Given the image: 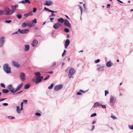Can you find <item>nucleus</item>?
I'll return each instance as SVG.
<instances>
[{"mask_svg": "<svg viewBox=\"0 0 133 133\" xmlns=\"http://www.w3.org/2000/svg\"><path fill=\"white\" fill-rule=\"evenodd\" d=\"M75 72V71L74 69L73 68H71L69 69L68 75L69 78L70 79L72 77L73 78L74 77L72 76Z\"/></svg>", "mask_w": 133, "mask_h": 133, "instance_id": "3", "label": "nucleus"}, {"mask_svg": "<svg viewBox=\"0 0 133 133\" xmlns=\"http://www.w3.org/2000/svg\"><path fill=\"white\" fill-rule=\"evenodd\" d=\"M3 69L4 71L7 74H9L11 73V68L7 63H5L3 65Z\"/></svg>", "mask_w": 133, "mask_h": 133, "instance_id": "2", "label": "nucleus"}, {"mask_svg": "<svg viewBox=\"0 0 133 133\" xmlns=\"http://www.w3.org/2000/svg\"><path fill=\"white\" fill-rule=\"evenodd\" d=\"M1 86L4 88H5V86L4 84H1Z\"/></svg>", "mask_w": 133, "mask_h": 133, "instance_id": "52", "label": "nucleus"}, {"mask_svg": "<svg viewBox=\"0 0 133 133\" xmlns=\"http://www.w3.org/2000/svg\"><path fill=\"white\" fill-rule=\"evenodd\" d=\"M44 9L46 11H48L49 12H50L51 13V15H50L49 16V17H52L54 16H56L55 14L54 13V11L48 9V8H47L46 7H44Z\"/></svg>", "mask_w": 133, "mask_h": 133, "instance_id": "6", "label": "nucleus"}, {"mask_svg": "<svg viewBox=\"0 0 133 133\" xmlns=\"http://www.w3.org/2000/svg\"><path fill=\"white\" fill-rule=\"evenodd\" d=\"M35 115L37 116H40L41 115V114L39 112H37L36 113Z\"/></svg>", "mask_w": 133, "mask_h": 133, "instance_id": "43", "label": "nucleus"}, {"mask_svg": "<svg viewBox=\"0 0 133 133\" xmlns=\"http://www.w3.org/2000/svg\"><path fill=\"white\" fill-rule=\"evenodd\" d=\"M54 17H51L50 18V21L51 22H53V20H54Z\"/></svg>", "mask_w": 133, "mask_h": 133, "instance_id": "47", "label": "nucleus"}, {"mask_svg": "<svg viewBox=\"0 0 133 133\" xmlns=\"http://www.w3.org/2000/svg\"><path fill=\"white\" fill-rule=\"evenodd\" d=\"M116 1H117L118 2H120L122 4L123 3V2L122 1H121L120 0H116Z\"/></svg>", "mask_w": 133, "mask_h": 133, "instance_id": "62", "label": "nucleus"}, {"mask_svg": "<svg viewBox=\"0 0 133 133\" xmlns=\"http://www.w3.org/2000/svg\"><path fill=\"white\" fill-rule=\"evenodd\" d=\"M54 84H51V85L48 87V88L49 89H51L53 87Z\"/></svg>", "mask_w": 133, "mask_h": 133, "instance_id": "36", "label": "nucleus"}, {"mask_svg": "<svg viewBox=\"0 0 133 133\" xmlns=\"http://www.w3.org/2000/svg\"><path fill=\"white\" fill-rule=\"evenodd\" d=\"M33 14L32 11H30L28 13H26L24 14V16H26V17H27L28 16H29L32 15Z\"/></svg>", "mask_w": 133, "mask_h": 133, "instance_id": "22", "label": "nucleus"}, {"mask_svg": "<svg viewBox=\"0 0 133 133\" xmlns=\"http://www.w3.org/2000/svg\"><path fill=\"white\" fill-rule=\"evenodd\" d=\"M20 77L22 81H24L26 78L25 74L23 72H21L20 74Z\"/></svg>", "mask_w": 133, "mask_h": 133, "instance_id": "14", "label": "nucleus"}, {"mask_svg": "<svg viewBox=\"0 0 133 133\" xmlns=\"http://www.w3.org/2000/svg\"><path fill=\"white\" fill-rule=\"evenodd\" d=\"M18 3H22V4H25L24 0L22 1L19 2H18Z\"/></svg>", "mask_w": 133, "mask_h": 133, "instance_id": "54", "label": "nucleus"}, {"mask_svg": "<svg viewBox=\"0 0 133 133\" xmlns=\"http://www.w3.org/2000/svg\"><path fill=\"white\" fill-rule=\"evenodd\" d=\"M111 117L114 119H116L117 118L116 117L113 116H111Z\"/></svg>", "mask_w": 133, "mask_h": 133, "instance_id": "61", "label": "nucleus"}, {"mask_svg": "<svg viewBox=\"0 0 133 133\" xmlns=\"http://www.w3.org/2000/svg\"><path fill=\"white\" fill-rule=\"evenodd\" d=\"M4 11L5 15H9L12 14L11 12V10L9 8L5 7L4 8Z\"/></svg>", "mask_w": 133, "mask_h": 133, "instance_id": "4", "label": "nucleus"}, {"mask_svg": "<svg viewBox=\"0 0 133 133\" xmlns=\"http://www.w3.org/2000/svg\"><path fill=\"white\" fill-rule=\"evenodd\" d=\"M66 51L65 50H64V51L62 54V56L64 57L66 54Z\"/></svg>", "mask_w": 133, "mask_h": 133, "instance_id": "35", "label": "nucleus"}, {"mask_svg": "<svg viewBox=\"0 0 133 133\" xmlns=\"http://www.w3.org/2000/svg\"><path fill=\"white\" fill-rule=\"evenodd\" d=\"M113 65V63L111 62V61H108L106 63V66L108 67H110L112 66Z\"/></svg>", "mask_w": 133, "mask_h": 133, "instance_id": "19", "label": "nucleus"}, {"mask_svg": "<svg viewBox=\"0 0 133 133\" xmlns=\"http://www.w3.org/2000/svg\"><path fill=\"white\" fill-rule=\"evenodd\" d=\"M8 118L9 119H13L15 118V117H14L10 116L8 117Z\"/></svg>", "mask_w": 133, "mask_h": 133, "instance_id": "44", "label": "nucleus"}, {"mask_svg": "<svg viewBox=\"0 0 133 133\" xmlns=\"http://www.w3.org/2000/svg\"><path fill=\"white\" fill-rule=\"evenodd\" d=\"M78 6L79 7V9H80L81 11V15H82V11H83V8L80 5H78Z\"/></svg>", "mask_w": 133, "mask_h": 133, "instance_id": "34", "label": "nucleus"}, {"mask_svg": "<svg viewBox=\"0 0 133 133\" xmlns=\"http://www.w3.org/2000/svg\"><path fill=\"white\" fill-rule=\"evenodd\" d=\"M57 20L58 22L60 23H64L65 21V20H64L63 18H59Z\"/></svg>", "mask_w": 133, "mask_h": 133, "instance_id": "21", "label": "nucleus"}, {"mask_svg": "<svg viewBox=\"0 0 133 133\" xmlns=\"http://www.w3.org/2000/svg\"><path fill=\"white\" fill-rule=\"evenodd\" d=\"M63 84L57 85L54 87V90L56 91L59 90L63 88Z\"/></svg>", "mask_w": 133, "mask_h": 133, "instance_id": "10", "label": "nucleus"}, {"mask_svg": "<svg viewBox=\"0 0 133 133\" xmlns=\"http://www.w3.org/2000/svg\"><path fill=\"white\" fill-rule=\"evenodd\" d=\"M114 98V97L112 95H111L110 100V102L111 103H113V101Z\"/></svg>", "mask_w": 133, "mask_h": 133, "instance_id": "25", "label": "nucleus"}, {"mask_svg": "<svg viewBox=\"0 0 133 133\" xmlns=\"http://www.w3.org/2000/svg\"><path fill=\"white\" fill-rule=\"evenodd\" d=\"M12 21L11 20H6L5 21V22L7 23H9L11 22Z\"/></svg>", "mask_w": 133, "mask_h": 133, "instance_id": "37", "label": "nucleus"}, {"mask_svg": "<svg viewBox=\"0 0 133 133\" xmlns=\"http://www.w3.org/2000/svg\"><path fill=\"white\" fill-rule=\"evenodd\" d=\"M24 50L25 51H28L30 49V46L28 44H25L24 45Z\"/></svg>", "mask_w": 133, "mask_h": 133, "instance_id": "20", "label": "nucleus"}, {"mask_svg": "<svg viewBox=\"0 0 133 133\" xmlns=\"http://www.w3.org/2000/svg\"><path fill=\"white\" fill-rule=\"evenodd\" d=\"M95 128V125H93L92 126V129L91 130V131H93L94 130Z\"/></svg>", "mask_w": 133, "mask_h": 133, "instance_id": "60", "label": "nucleus"}, {"mask_svg": "<svg viewBox=\"0 0 133 133\" xmlns=\"http://www.w3.org/2000/svg\"><path fill=\"white\" fill-rule=\"evenodd\" d=\"M6 99V98H2L0 99L1 101H3Z\"/></svg>", "mask_w": 133, "mask_h": 133, "instance_id": "64", "label": "nucleus"}, {"mask_svg": "<svg viewBox=\"0 0 133 133\" xmlns=\"http://www.w3.org/2000/svg\"><path fill=\"white\" fill-rule=\"evenodd\" d=\"M31 22L30 24H35L37 22V19L36 18H35L34 19L32 20V22Z\"/></svg>", "mask_w": 133, "mask_h": 133, "instance_id": "27", "label": "nucleus"}, {"mask_svg": "<svg viewBox=\"0 0 133 133\" xmlns=\"http://www.w3.org/2000/svg\"><path fill=\"white\" fill-rule=\"evenodd\" d=\"M2 91L3 92L5 93H7L9 91V90L7 89H3L2 90Z\"/></svg>", "mask_w": 133, "mask_h": 133, "instance_id": "31", "label": "nucleus"}, {"mask_svg": "<svg viewBox=\"0 0 133 133\" xmlns=\"http://www.w3.org/2000/svg\"><path fill=\"white\" fill-rule=\"evenodd\" d=\"M23 84H19L16 87V89H15V93L17 92L18 90H20V89L22 88Z\"/></svg>", "mask_w": 133, "mask_h": 133, "instance_id": "18", "label": "nucleus"}, {"mask_svg": "<svg viewBox=\"0 0 133 133\" xmlns=\"http://www.w3.org/2000/svg\"><path fill=\"white\" fill-rule=\"evenodd\" d=\"M100 105V104L99 102H96L94 104L93 107L94 108H97L99 107Z\"/></svg>", "mask_w": 133, "mask_h": 133, "instance_id": "24", "label": "nucleus"}, {"mask_svg": "<svg viewBox=\"0 0 133 133\" xmlns=\"http://www.w3.org/2000/svg\"><path fill=\"white\" fill-rule=\"evenodd\" d=\"M5 15L4 11L2 10H0V15Z\"/></svg>", "mask_w": 133, "mask_h": 133, "instance_id": "30", "label": "nucleus"}, {"mask_svg": "<svg viewBox=\"0 0 133 133\" xmlns=\"http://www.w3.org/2000/svg\"><path fill=\"white\" fill-rule=\"evenodd\" d=\"M64 25L69 28H71V26L69 21L66 19L65 20V21L64 23Z\"/></svg>", "mask_w": 133, "mask_h": 133, "instance_id": "12", "label": "nucleus"}, {"mask_svg": "<svg viewBox=\"0 0 133 133\" xmlns=\"http://www.w3.org/2000/svg\"><path fill=\"white\" fill-rule=\"evenodd\" d=\"M12 63L13 65L16 68H18L20 66V64L16 61H12Z\"/></svg>", "mask_w": 133, "mask_h": 133, "instance_id": "13", "label": "nucleus"}, {"mask_svg": "<svg viewBox=\"0 0 133 133\" xmlns=\"http://www.w3.org/2000/svg\"><path fill=\"white\" fill-rule=\"evenodd\" d=\"M100 61V60L99 59H97L95 61L94 63H97L99 62Z\"/></svg>", "mask_w": 133, "mask_h": 133, "instance_id": "39", "label": "nucleus"}, {"mask_svg": "<svg viewBox=\"0 0 133 133\" xmlns=\"http://www.w3.org/2000/svg\"><path fill=\"white\" fill-rule=\"evenodd\" d=\"M5 37L3 36L0 38V48L2 47L5 42Z\"/></svg>", "mask_w": 133, "mask_h": 133, "instance_id": "8", "label": "nucleus"}, {"mask_svg": "<svg viewBox=\"0 0 133 133\" xmlns=\"http://www.w3.org/2000/svg\"><path fill=\"white\" fill-rule=\"evenodd\" d=\"M16 17L19 19H21L22 17V15L21 14L18 13L16 15Z\"/></svg>", "mask_w": 133, "mask_h": 133, "instance_id": "28", "label": "nucleus"}, {"mask_svg": "<svg viewBox=\"0 0 133 133\" xmlns=\"http://www.w3.org/2000/svg\"><path fill=\"white\" fill-rule=\"evenodd\" d=\"M2 105L4 106H7L8 105V104L7 103H3Z\"/></svg>", "mask_w": 133, "mask_h": 133, "instance_id": "58", "label": "nucleus"}, {"mask_svg": "<svg viewBox=\"0 0 133 133\" xmlns=\"http://www.w3.org/2000/svg\"><path fill=\"white\" fill-rule=\"evenodd\" d=\"M8 88L11 93H15V90L14 89V88L13 87L12 85H9L8 86Z\"/></svg>", "mask_w": 133, "mask_h": 133, "instance_id": "11", "label": "nucleus"}, {"mask_svg": "<svg viewBox=\"0 0 133 133\" xmlns=\"http://www.w3.org/2000/svg\"><path fill=\"white\" fill-rule=\"evenodd\" d=\"M100 105L102 106V108L103 109H105L106 108V106L105 105H102V104H100Z\"/></svg>", "mask_w": 133, "mask_h": 133, "instance_id": "42", "label": "nucleus"}, {"mask_svg": "<svg viewBox=\"0 0 133 133\" xmlns=\"http://www.w3.org/2000/svg\"><path fill=\"white\" fill-rule=\"evenodd\" d=\"M58 24V22L56 23L53 26V28L56 30L57 29L59 28Z\"/></svg>", "mask_w": 133, "mask_h": 133, "instance_id": "23", "label": "nucleus"}, {"mask_svg": "<svg viewBox=\"0 0 133 133\" xmlns=\"http://www.w3.org/2000/svg\"><path fill=\"white\" fill-rule=\"evenodd\" d=\"M105 95L106 96L107 94H109V92L108 91L105 90Z\"/></svg>", "mask_w": 133, "mask_h": 133, "instance_id": "49", "label": "nucleus"}, {"mask_svg": "<svg viewBox=\"0 0 133 133\" xmlns=\"http://www.w3.org/2000/svg\"><path fill=\"white\" fill-rule=\"evenodd\" d=\"M110 4H107V8L108 9H109L110 8Z\"/></svg>", "mask_w": 133, "mask_h": 133, "instance_id": "51", "label": "nucleus"}, {"mask_svg": "<svg viewBox=\"0 0 133 133\" xmlns=\"http://www.w3.org/2000/svg\"><path fill=\"white\" fill-rule=\"evenodd\" d=\"M64 31L66 33H68L70 31V30L69 29L65 28H64Z\"/></svg>", "mask_w": 133, "mask_h": 133, "instance_id": "33", "label": "nucleus"}, {"mask_svg": "<svg viewBox=\"0 0 133 133\" xmlns=\"http://www.w3.org/2000/svg\"><path fill=\"white\" fill-rule=\"evenodd\" d=\"M50 77V75H47L45 78L44 79H43V81H45L47 79H48Z\"/></svg>", "mask_w": 133, "mask_h": 133, "instance_id": "40", "label": "nucleus"}, {"mask_svg": "<svg viewBox=\"0 0 133 133\" xmlns=\"http://www.w3.org/2000/svg\"><path fill=\"white\" fill-rule=\"evenodd\" d=\"M43 77L42 76L39 77H34L31 79V82L36 83H39L43 80Z\"/></svg>", "mask_w": 133, "mask_h": 133, "instance_id": "1", "label": "nucleus"}, {"mask_svg": "<svg viewBox=\"0 0 133 133\" xmlns=\"http://www.w3.org/2000/svg\"><path fill=\"white\" fill-rule=\"evenodd\" d=\"M82 94L81 93V92H80V91H79V92H77L76 94V95H81Z\"/></svg>", "mask_w": 133, "mask_h": 133, "instance_id": "53", "label": "nucleus"}, {"mask_svg": "<svg viewBox=\"0 0 133 133\" xmlns=\"http://www.w3.org/2000/svg\"><path fill=\"white\" fill-rule=\"evenodd\" d=\"M18 4H16L14 5H12L11 7V12L12 14L14 13L16 10V9L18 7Z\"/></svg>", "mask_w": 133, "mask_h": 133, "instance_id": "9", "label": "nucleus"}, {"mask_svg": "<svg viewBox=\"0 0 133 133\" xmlns=\"http://www.w3.org/2000/svg\"><path fill=\"white\" fill-rule=\"evenodd\" d=\"M35 74L36 77L41 76V73L39 72H35Z\"/></svg>", "mask_w": 133, "mask_h": 133, "instance_id": "29", "label": "nucleus"}, {"mask_svg": "<svg viewBox=\"0 0 133 133\" xmlns=\"http://www.w3.org/2000/svg\"><path fill=\"white\" fill-rule=\"evenodd\" d=\"M58 25L59 28L60 27H61L62 26V24L61 23H59L58 22Z\"/></svg>", "mask_w": 133, "mask_h": 133, "instance_id": "63", "label": "nucleus"}, {"mask_svg": "<svg viewBox=\"0 0 133 133\" xmlns=\"http://www.w3.org/2000/svg\"><path fill=\"white\" fill-rule=\"evenodd\" d=\"M18 32H19V31H18V30L16 31V32H15L14 33H13L12 34V35H14V34H18Z\"/></svg>", "mask_w": 133, "mask_h": 133, "instance_id": "55", "label": "nucleus"}, {"mask_svg": "<svg viewBox=\"0 0 133 133\" xmlns=\"http://www.w3.org/2000/svg\"><path fill=\"white\" fill-rule=\"evenodd\" d=\"M38 43V41L36 39H34L31 43V45L33 47L36 46Z\"/></svg>", "mask_w": 133, "mask_h": 133, "instance_id": "16", "label": "nucleus"}, {"mask_svg": "<svg viewBox=\"0 0 133 133\" xmlns=\"http://www.w3.org/2000/svg\"><path fill=\"white\" fill-rule=\"evenodd\" d=\"M34 25L33 24H30L29 23L24 22L22 24V27L23 28H25L27 26L32 28L34 27Z\"/></svg>", "mask_w": 133, "mask_h": 133, "instance_id": "5", "label": "nucleus"}, {"mask_svg": "<svg viewBox=\"0 0 133 133\" xmlns=\"http://www.w3.org/2000/svg\"><path fill=\"white\" fill-rule=\"evenodd\" d=\"M37 10V8H34L33 10V12H35Z\"/></svg>", "mask_w": 133, "mask_h": 133, "instance_id": "48", "label": "nucleus"}, {"mask_svg": "<svg viewBox=\"0 0 133 133\" xmlns=\"http://www.w3.org/2000/svg\"><path fill=\"white\" fill-rule=\"evenodd\" d=\"M28 102V100H23V102L25 104H27V103Z\"/></svg>", "mask_w": 133, "mask_h": 133, "instance_id": "56", "label": "nucleus"}, {"mask_svg": "<svg viewBox=\"0 0 133 133\" xmlns=\"http://www.w3.org/2000/svg\"><path fill=\"white\" fill-rule=\"evenodd\" d=\"M84 12L86 13H88L89 12V11L86 8L85 9H84Z\"/></svg>", "mask_w": 133, "mask_h": 133, "instance_id": "59", "label": "nucleus"}, {"mask_svg": "<svg viewBox=\"0 0 133 133\" xmlns=\"http://www.w3.org/2000/svg\"><path fill=\"white\" fill-rule=\"evenodd\" d=\"M53 3V2L52 1L50 0H49V1H46L45 2V3H44V4L46 5L47 6H51Z\"/></svg>", "mask_w": 133, "mask_h": 133, "instance_id": "17", "label": "nucleus"}, {"mask_svg": "<svg viewBox=\"0 0 133 133\" xmlns=\"http://www.w3.org/2000/svg\"><path fill=\"white\" fill-rule=\"evenodd\" d=\"M18 31H19V33L22 34H25L28 33L29 30L28 29H25L21 30L20 29H18Z\"/></svg>", "mask_w": 133, "mask_h": 133, "instance_id": "7", "label": "nucleus"}, {"mask_svg": "<svg viewBox=\"0 0 133 133\" xmlns=\"http://www.w3.org/2000/svg\"><path fill=\"white\" fill-rule=\"evenodd\" d=\"M88 90H89V89H88L87 90H86V91H84V90H82L80 89L79 90V91L83 93H85L86 92H87Z\"/></svg>", "mask_w": 133, "mask_h": 133, "instance_id": "38", "label": "nucleus"}, {"mask_svg": "<svg viewBox=\"0 0 133 133\" xmlns=\"http://www.w3.org/2000/svg\"><path fill=\"white\" fill-rule=\"evenodd\" d=\"M129 127L130 129H131V130H133V125H129Z\"/></svg>", "mask_w": 133, "mask_h": 133, "instance_id": "41", "label": "nucleus"}, {"mask_svg": "<svg viewBox=\"0 0 133 133\" xmlns=\"http://www.w3.org/2000/svg\"><path fill=\"white\" fill-rule=\"evenodd\" d=\"M31 86L30 84H26L24 86V89H27L30 87Z\"/></svg>", "mask_w": 133, "mask_h": 133, "instance_id": "26", "label": "nucleus"}, {"mask_svg": "<svg viewBox=\"0 0 133 133\" xmlns=\"http://www.w3.org/2000/svg\"><path fill=\"white\" fill-rule=\"evenodd\" d=\"M101 67H99L97 68V69H98V71H103L104 70V69H101Z\"/></svg>", "mask_w": 133, "mask_h": 133, "instance_id": "45", "label": "nucleus"}, {"mask_svg": "<svg viewBox=\"0 0 133 133\" xmlns=\"http://www.w3.org/2000/svg\"><path fill=\"white\" fill-rule=\"evenodd\" d=\"M56 62H54V63H53V64L50 67V68H51V67H53L54 65H56Z\"/></svg>", "mask_w": 133, "mask_h": 133, "instance_id": "50", "label": "nucleus"}, {"mask_svg": "<svg viewBox=\"0 0 133 133\" xmlns=\"http://www.w3.org/2000/svg\"><path fill=\"white\" fill-rule=\"evenodd\" d=\"M17 108V109H16V111L18 113H19L20 112V109L19 108V107L18 106H17L16 107Z\"/></svg>", "mask_w": 133, "mask_h": 133, "instance_id": "32", "label": "nucleus"}, {"mask_svg": "<svg viewBox=\"0 0 133 133\" xmlns=\"http://www.w3.org/2000/svg\"><path fill=\"white\" fill-rule=\"evenodd\" d=\"M97 115V114L96 113H94L91 115V117H92L95 116Z\"/></svg>", "mask_w": 133, "mask_h": 133, "instance_id": "46", "label": "nucleus"}, {"mask_svg": "<svg viewBox=\"0 0 133 133\" xmlns=\"http://www.w3.org/2000/svg\"><path fill=\"white\" fill-rule=\"evenodd\" d=\"M46 72L49 73L51 74H52L54 72L53 71H51L47 72Z\"/></svg>", "mask_w": 133, "mask_h": 133, "instance_id": "57", "label": "nucleus"}, {"mask_svg": "<svg viewBox=\"0 0 133 133\" xmlns=\"http://www.w3.org/2000/svg\"><path fill=\"white\" fill-rule=\"evenodd\" d=\"M70 43V40L69 39H67L65 41L64 44V48L65 49L67 48L68 46Z\"/></svg>", "mask_w": 133, "mask_h": 133, "instance_id": "15", "label": "nucleus"}]
</instances>
